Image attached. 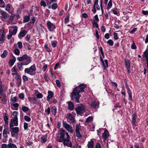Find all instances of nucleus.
Here are the masks:
<instances>
[{
  "mask_svg": "<svg viewBox=\"0 0 148 148\" xmlns=\"http://www.w3.org/2000/svg\"><path fill=\"white\" fill-rule=\"evenodd\" d=\"M56 140L59 142H63L64 145L67 147H72V144L70 141V137L68 133L64 129L60 130Z\"/></svg>",
  "mask_w": 148,
  "mask_h": 148,
  "instance_id": "obj_1",
  "label": "nucleus"
},
{
  "mask_svg": "<svg viewBox=\"0 0 148 148\" xmlns=\"http://www.w3.org/2000/svg\"><path fill=\"white\" fill-rule=\"evenodd\" d=\"M56 140L59 142H63L64 145L67 147H72V144L70 141V137L68 133L64 129L60 130Z\"/></svg>",
  "mask_w": 148,
  "mask_h": 148,
  "instance_id": "obj_2",
  "label": "nucleus"
},
{
  "mask_svg": "<svg viewBox=\"0 0 148 148\" xmlns=\"http://www.w3.org/2000/svg\"><path fill=\"white\" fill-rule=\"evenodd\" d=\"M56 140L59 142H63L64 145L67 147H72V144L70 141V137L68 133L64 129L60 130Z\"/></svg>",
  "mask_w": 148,
  "mask_h": 148,
  "instance_id": "obj_3",
  "label": "nucleus"
},
{
  "mask_svg": "<svg viewBox=\"0 0 148 148\" xmlns=\"http://www.w3.org/2000/svg\"><path fill=\"white\" fill-rule=\"evenodd\" d=\"M56 140L59 142H63L64 145L67 147H72V144L70 141V137L68 133L64 129L60 130Z\"/></svg>",
  "mask_w": 148,
  "mask_h": 148,
  "instance_id": "obj_4",
  "label": "nucleus"
},
{
  "mask_svg": "<svg viewBox=\"0 0 148 148\" xmlns=\"http://www.w3.org/2000/svg\"><path fill=\"white\" fill-rule=\"evenodd\" d=\"M86 85L81 84L73 89L71 93V98L72 99L75 100L77 103H79V99L81 97L79 93L84 91V89L86 87Z\"/></svg>",
  "mask_w": 148,
  "mask_h": 148,
  "instance_id": "obj_5",
  "label": "nucleus"
},
{
  "mask_svg": "<svg viewBox=\"0 0 148 148\" xmlns=\"http://www.w3.org/2000/svg\"><path fill=\"white\" fill-rule=\"evenodd\" d=\"M17 60L19 61L23 62L24 65H27L30 63L31 62V58L27 55L25 54L21 57H18Z\"/></svg>",
  "mask_w": 148,
  "mask_h": 148,
  "instance_id": "obj_6",
  "label": "nucleus"
},
{
  "mask_svg": "<svg viewBox=\"0 0 148 148\" xmlns=\"http://www.w3.org/2000/svg\"><path fill=\"white\" fill-rule=\"evenodd\" d=\"M36 70L35 65L34 64L29 68L25 69L24 71L25 73L29 74L31 75H34L35 74V71Z\"/></svg>",
  "mask_w": 148,
  "mask_h": 148,
  "instance_id": "obj_7",
  "label": "nucleus"
},
{
  "mask_svg": "<svg viewBox=\"0 0 148 148\" xmlns=\"http://www.w3.org/2000/svg\"><path fill=\"white\" fill-rule=\"evenodd\" d=\"M86 108L84 105H82L76 108V113L78 114H81L85 111Z\"/></svg>",
  "mask_w": 148,
  "mask_h": 148,
  "instance_id": "obj_8",
  "label": "nucleus"
},
{
  "mask_svg": "<svg viewBox=\"0 0 148 148\" xmlns=\"http://www.w3.org/2000/svg\"><path fill=\"white\" fill-rule=\"evenodd\" d=\"M63 126L65 129H66L67 130L72 133L73 132V130L71 125L67 123L66 122L63 121L62 122Z\"/></svg>",
  "mask_w": 148,
  "mask_h": 148,
  "instance_id": "obj_9",
  "label": "nucleus"
},
{
  "mask_svg": "<svg viewBox=\"0 0 148 148\" xmlns=\"http://www.w3.org/2000/svg\"><path fill=\"white\" fill-rule=\"evenodd\" d=\"M5 33L4 29H2L0 31V43H3L5 39Z\"/></svg>",
  "mask_w": 148,
  "mask_h": 148,
  "instance_id": "obj_10",
  "label": "nucleus"
},
{
  "mask_svg": "<svg viewBox=\"0 0 148 148\" xmlns=\"http://www.w3.org/2000/svg\"><path fill=\"white\" fill-rule=\"evenodd\" d=\"M109 136V134L108 130L106 129L105 130L104 132L102 135V137L104 141H106L108 138Z\"/></svg>",
  "mask_w": 148,
  "mask_h": 148,
  "instance_id": "obj_11",
  "label": "nucleus"
},
{
  "mask_svg": "<svg viewBox=\"0 0 148 148\" xmlns=\"http://www.w3.org/2000/svg\"><path fill=\"white\" fill-rule=\"evenodd\" d=\"M99 101H92L91 103V108H97L99 107Z\"/></svg>",
  "mask_w": 148,
  "mask_h": 148,
  "instance_id": "obj_12",
  "label": "nucleus"
},
{
  "mask_svg": "<svg viewBox=\"0 0 148 148\" xmlns=\"http://www.w3.org/2000/svg\"><path fill=\"white\" fill-rule=\"evenodd\" d=\"M47 25L49 30L50 31H53L54 29L55 28V25L51 23L50 21H48L47 22Z\"/></svg>",
  "mask_w": 148,
  "mask_h": 148,
  "instance_id": "obj_13",
  "label": "nucleus"
},
{
  "mask_svg": "<svg viewBox=\"0 0 148 148\" xmlns=\"http://www.w3.org/2000/svg\"><path fill=\"white\" fill-rule=\"evenodd\" d=\"M67 121L70 123H73L75 122L74 118L71 114H69L68 115Z\"/></svg>",
  "mask_w": 148,
  "mask_h": 148,
  "instance_id": "obj_14",
  "label": "nucleus"
},
{
  "mask_svg": "<svg viewBox=\"0 0 148 148\" xmlns=\"http://www.w3.org/2000/svg\"><path fill=\"white\" fill-rule=\"evenodd\" d=\"M137 117V116L136 113H134L132 116V122L133 125H135L136 124V122Z\"/></svg>",
  "mask_w": 148,
  "mask_h": 148,
  "instance_id": "obj_15",
  "label": "nucleus"
},
{
  "mask_svg": "<svg viewBox=\"0 0 148 148\" xmlns=\"http://www.w3.org/2000/svg\"><path fill=\"white\" fill-rule=\"evenodd\" d=\"M13 28V30H9V33L11 34L12 35H15L17 31V27L16 26L12 27Z\"/></svg>",
  "mask_w": 148,
  "mask_h": 148,
  "instance_id": "obj_16",
  "label": "nucleus"
},
{
  "mask_svg": "<svg viewBox=\"0 0 148 148\" xmlns=\"http://www.w3.org/2000/svg\"><path fill=\"white\" fill-rule=\"evenodd\" d=\"M27 32L25 30H22L21 31L19 34L18 35V37L19 38H22L24 37L27 34Z\"/></svg>",
  "mask_w": 148,
  "mask_h": 148,
  "instance_id": "obj_17",
  "label": "nucleus"
},
{
  "mask_svg": "<svg viewBox=\"0 0 148 148\" xmlns=\"http://www.w3.org/2000/svg\"><path fill=\"white\" fill-rule=\"evenodd\" d=\"M0 14L2 16V17L4 19H5L7 17L8 14L6 12L0 9Z\"/></svg>",
  "mask_w": 148,
  "mask_h": 148,
  "instance_id": "obj_18",
  "label": "nucleus"
},
{
  "mask_svg": "<svg viewBox=\"0 0 148 148\" xmlns=\"http://www.w3.org/2000/svg\"><path fill=\"white\" fill-rule=\"evenodd\" d=\"M28 99L30 102L35 104H36L37 101L36 100V98L35 97L32 98L31 97H29Z\"/></svg>",
  "mask_w": 148,
  "mask_h": 148,
  "instance_id": "obj_19",
  "label": "nucleus"
},
{
  "mask_svg": "<svg viewBox=\"0 0 148 148\" xmlns=\"http://www.w3.org/2000/svg\"><path fill=\"white\" fill-rule=\"evenodd\" d=\"M10 131L11 132H14V133H17L19 131V128L18 127H12L11 129H10Z\"/></svg>",
  "mask_w": 148,
  "mask_h": 148,
  "instance_id": "obj_20",
  "label": "nucleus"
},
{
  "mask_svg": "<svg viewBox=\"0 0 148 148\" xmlns=\"http://www.w3.org/2000/svg\"><path fill=\"white\" fill-rule=\"evenodd\" d=\"M0 97V99H1L2 101L3 104H5L6 101V95L5 94H3Z\"/></svg>",
  "mask_w": 148,
  "mask_h": 148,
  "instance_id": "obj_21",
  "label": "nucleus"
},
{
  "mask_svg": "<svg viewBox=\"0 0 148 148\" xmlns=\"http://www.w3.org/2000/svg\"><path fill=\"white\" fill-rule=\"evenodd\" d=\"M48 95L47 97V100L49 102V99L51 98L53 96V94L51 91H49L48 92Z\"/></svg>",
  "mask_w": 148,
  "mask_h": 148,
  "instance_id": "obj_22",
  "label": "nucleus"
},
{
  "mask_svg": "<svg viewBox=\"0 0 148 148\" xmlns=\"http://www.w3.org/2000/svg\"><path fill=\"white\" fill-rule=\"evenodd\" d=\"M94 141L92 140L91 139L90 141L89 142L87 146L88 148H94L93 147Z\"/></svg>",
  "mask_w": 148,
  "mask_h": 148,
  "instance_id": "obj_23",
  "label": "nucleus"
},
{
  "mask_svg": "<svg viewBox=\"0 0 148 148\" xmlns=\"http://www.w3.org/2000/svg\"><path fill=\"white\" fill-rule=\"evenodd\" d=\"M126 87L127 89V93L128 94L129 96V99L130 100H132V99L131 92L130 90V88L128 87V86H127Z\"/></svg>",
  "mask_w": 148,
  "mask_h": 148,
  "instance_id": "obj_24",
  "label": "nucleus"
},
{
  "mask_svg": "<svg viewBox=\"0 0 148 148\" xmlns=\"http://www.w3.org/2000/svg\"><path fill=\"white\" fill-rule=\"evenodd\" d=\"M24 64L22 62H20L17 63V66L19 70L22 71L23 69V68L22 66Z\"/></svg>",
  "mask_w": 148,
  "mask_h": 148,
  "instance_id": "obj_25",
  "label": "nucleus"
},
{
  "mask_svg": "<svg viewBox=\"0 0 148 148\" xmlns=\"http://www.w3.org/2000/svg\"><path fill=\"white\" fill-rule=\"evenodd\" d=\"M143 57H145L146 60L148 59V49H146L144 52L143 55Z\"/></svg>",
  "mask_w": 148,
  "mask_h": 148,
  "instance_id": "obj_26",
  "label": "nucleus"
},
{
  "mask_svg": "<svg viewBox=\"0 0 148 148\" xmlns=\"http://www.w3.org/2000/svg\"><path fill=\"white\" fill-rule=\"evenodd\" d=\"M69 109L70 110H72L74 108V105L73 103L69 101L68 103Z\"/></svg>",
  "mask_w": 148,
  "mask_h": 148,
  "instance_id": "obj_27",
  "label": "nucleus"
},
{
  "mask_svg": "<svg viewBox=\"0 0 148 148\" xmlns=\"http://www.w3.org/2000/svg\"><path fill=\"white\" fill-rule=\"evenodd\" d=\"M13 121L15 126H17L18 125V120L17 116H15L13 118Z\"/></svg>",
  "mask_w": 148,
  "mask_h": 148,
  "instance_id": "obj_28",
  "label": "nucleus"
},
{
  "mask_svg": "<svg viewBox=\"0 0 148 148\" xmlns=\"http://www.w3.org/2000/svg\"><path fill=\"white\" fill-rule=\"evenodd\" d=\"M112 6V1L110 0L109 1L106 9L108 10H109Z\"/></svg>",
  "mask_w": 148,
  "mask_h": 148,
  "instance_id": "obj_29",
  "label": "nucleus"
},
{
  "mask_svg": "<svg viewBox=\"0 0 148 148\" xmlns=\"http://www.w3.org/2000/svg\"><path fill=\"white\" fill-rule=\"evenodd\" d=\"M8 148H17L16 145L14 144L9 143L8 145Z\"/></svg>",
  "mask_w": 148,
  "mask_h": 148,
  "instance_id": "obj_30",
  "label": "nucleus"
},
{
  "mask_svg": "<svg viewBox=\"0 0 148 148\" xmlns=\"http://www.w3.org/2000/svg\"><path fill=\"white\" fill-rule=\"evenodd\" d=\"M30 20V16H24L23 19V22H27L29 21Z\"/></svg>",
  "mask_w": 148,
  "mask_h": 148,
  "instance_id": "obj_31",
  "label": "nucleus"
},
{
  "mask_svg": "<svg viewBox=\"0 0 148 148\" xmlns=\"http://www.w3.org/2000/svg\"><path fill=\"white\" fill-rule=\"evenodd\" d=\"M125 65L127 66V68L130 67V62L129 60L125 59Z\"/></svg>",
  "mask_w": 148,
  "mask_h": 148,
  "instance_id": "obj_32",
  "label": "nucleus"
},
{
  "mask_svg": "<svg viewBox=\"0 0 148 148\" xmlns=\"http://www.w3.org/2000/svg\"><path fill=\"white\" fill-rule=\"evenodd\" d=\"M16 58L15 57H14V58L10 60L9 63L10 65H12L14 64Z\"/></svg>",
  "mask_w": 148,
  "mask_h": 148,
  "instance_id": "obj_33",
  "label": "nucleus"
},
{
  "mask_svg": "<svg viewBox=\"0 0 148 148\" xmlns=\"http://www.w3.org/2000/svg\"><path fill=\"white\" fill-rule=\"evenodd\" d=\"M93 120V117L92 116H89L88 118H87L86 120L85 121V122L86 123H89L90 122L92 121Z\"/></svg>",
  "mask_w": 148,
  "mask_h": 148,
  "instance_id": "obj_34",
  "label": "nucleus"
},
{
  "mask_svg": "<svg viewBox=\"0 0 148 148\" xmlns=\"http://www.w3.org/2000/svg\"><path fill=\"white\" fill-rule=\"evenodd\" d=\"M51 110L52 113L53 115H55L56 114V107L55 106L52 107L51 108Z\"/></svg>",
  "mask_w": 148,
  "mask_h": 148,
  "instance_id": "obj_35",
  "label": "nucleus"
},
{
  "mask_svg": "<svg viewBox=\"0 0 148 148\" xmlns=\"http://www.w3.org/2000/svg\"><path fill=\"white\" fill-rule=\"evenodd\" d=\"M22 110L23 112H26L28 111L29 108L27 107L23 106L22 107Z\"/></svg>",
  "mask_w": 148,
  "mask_h": 148,
  "instance_id": "obj_36",
  "label": "nucleus"
},
{
  "mask_svg": "<svg viewBox=\"0 0 148 148\" xmlns=\"http://www.w3.org/2000/svg\"><path fill=\"white\" fill-rule=\"evenodd\" d=\"M8 54V52L6 50H4L3 53L1 56V57L2 58H5Z\"/></svg>",
  "mask_w": 148,
  "mask_h": 148,
  "instance_id": "obj_37",
  "label": "nucleus"
},
{
  "mask_svg": "<svg viewBox=\"0 0 148 148\" xmlns=\"http://www.w3.org/2000/svg\"><path fill=\"white\" fill-rule=\"evenodd\" d=\"M107 43L110 46H112L113 45V42L111 39H110L107 42Z\"/></svg>",
  "mask_w": 148,
  "mask_h": 148,
  "instance_id": "obj_38",
  "label": "nucleus"
},
{
  "mask_svg": "<svg viewBox=\"0 0 148 148\" xmlns=\"http://www.w3.org/2000/svg\"><path fill=\"white\" fill-rule=\"evenodd\" d=\"M0 7L3 8L5 7V3L3 0H0Z\"/></svg>",
  "mask_w": 148,
  "mask_h": 148,
  "instance_id": "obj_39",
  "label": "nucleus"
},
{
  "mask_svg": "<svg viewBox=\"0 0 148 148\" xmlns=\"http://www.w3.org/2000/svg\"><path fill=\"white\" fill-rule=\"evenodd\" d=\"M24 119L27 122H29L31 120V118L27 116H24Z\"/></svg>",
  "mask_w": 148,
  "mask_h": 148,
  "instance_id": "obj_40",
  "label": "nucleus"
},
{
  "mask_svg": "<svg viewBox=\"0 0 148 148\" xmlns=\"http://www.w3.org/2000/svg\"><path fill=\"white\" fill-rule=\"evenodd\" d=\"M41 141L42 143H45L47 140V137L46 136H42L41 138Z\"/></svg>",
  "mask_w": 148,
  "mask_h": 148,
  "instance_id": "obj_41",
  "label": "nucleus"
},
{
  "mask_svg": "<svg viewBox=\"0 0 148 148\" xmlns=\"http://www.w3.org/2000/svg\"><path fill=\"white\" fill-rule=\"evenodd\" d=\"M17 45L18 48L20 49H21L22 47V43L21 42L19 41L17 42Z\"/></svg>",
  "mask_w": 148,
  "mask_h": 148,
  "instance_id": "obj_42",
  "label": "nucleus"
},
{
  "mask_svg": "<svg viewBox=\"0 0 148 148\" xmlns=\"http://www.w3.org/2000/svg\"><path fill=\"white\" fill-rule=\"evenodd\" d=\"M40 4L41 6H43L44 7L46 6V4L44 1L42 0L40 2Z\"/></svg>",
  "mask_w": 148,
  "mask_h": 148,
  "instance_id": "obj_43",
  "label": "nucleus"
},
{
  "mask_svg": "<svg viewBox=\"0 0 148 148\" xmlns=\"http://www.w3.org/2000/svg\"><path fill=\"white\" fill-rule=\"evenodd\" d=\"M3 86H0V95H2L3 94H5L4 93V90L3 89Z\"/></svg>",
  "mask_w": 148,
  "mask_h": 148,
  "instance_id": "obj_44",
  "label": "nucleus"
},
{
  "mask_svg": "<svg viewBox=\"0 0 148 148\" xmlns=\"http://www.w3.org/2000/svg\"><path fill=\"white\" fill-rule=\"evenodd\" d=\"M3 135L4 137H7L8 136L7 135V132L5 129H4L3 131Z\"/></svg>",
  "mask_w": 148,
  "mask_h": 148,
  "instance_id": "obj_45",
  "label": "nucleus"
},
{
  "mask_svg": "<svg viewBox=\"0 0 148 148\" xmlns=\"http://www.w3.org/2000/svg\"><path fill=\"white\" fill-rule=\"evenodd\" d=\"M57 43V42L56 41H54L51 42V45L53 47H55L56 46V44Z\"/></svg>",
  "mask_w": 148,
  "mask_h": 148,
  "instance_id": "obj_46",
  "label": "nucleus"
},
{
  "mask_svg": "<svg viewBox=\"0 0 148 148\" xmlns=\"http://www.w3.org/2000/svg\"><path fill=\"white\" fill-rule=\"evenodd\" d=\"M10 6L11 5L10 4H7L6 6L5 10L7 11H9L10 8Z\"/></svg>",
  "mask_w": 148,
  "mask_h": 148,
  "instance_id": "obj_47",
  "label": "nucleus"
},
{
  "mask_svg": "<svg viewBox=\"0 0 148 148\" xmlns=\"http://www.w3.org/2000/svg\"><path fill=\"white\" fill-rule=\"evenodd\" d=\"M22 78L23 81L24 82H25L26 81H28V77L26 76L25 75H23V76Z\"/></svg>",
  "mask_w": 148,
  "mask_h": 148,
  "instance_id": "obj_48",
  "label": "nucleus"
},
{
  "mask_svg": "<svg viewBox=\"0 0 148 148\" xmlns=\"http://www.w3.org/2000/svg\"><path fill=\"white\" fill-rule=\"evenodd\" d=\"M36 96L38 99H40L41 98L43 97V95L41 93L39 92L36 95Z\"/></svg>",
  "mask_w": 148,
  "mask_h": 148,
  "instance_id": "obj_49",
  "label": "nucleus"
},
{
  "mask_svg": "<svg viewBox=\"0 0 148 148\" xmlns=\"http://www.w3.org/2000/svg\"><path fill=\"white\" fill-rule=\"evenodd\" d=\"M57 7V3H53L52 5V8L53 9L55 10L56 9Z\"/></svg>",
  "mask_w": 148,
  "mask_h": 148,
  "instance_id": "obj_50",
  "label": "nucleus"
},
{
  "mask_svg": "<svg viewBox=\"0 0 148 148\" xmlns=\"http://www.w3.org/2000/svg\"><path fill=\"white\" fill-rule=\"evenodd\" d=\"M15 79L17 80V81L21 79V76L18 74H17L16 75L15 77Z\"/></svg>",
  "mask_w": 148,
  "mask_h": 148,
  "instance_id": "obj_51",
  "label": "nucleus"
},
{
  "mask_svg": "<svg viewBox=\"0 0 148 148\" xmlns=\"http://www.w3.org/2000/svg\"><path fill=\"white\" fill-rule=\"evenodd\" d=\"M14 53L15 54L18 55L20 53V51L18 49H16L14 50Z\"/></svg>",
  "mask_w": 148,
  "mask_h": 148,
  "instance_id": "obj_52",
  "label": "nucleus"
},
{
  "mask_svg": "<svg viewBox=\"0 0 148 148\" xmlns=\"http://www.w3.org/2000/svg\"><path fill=\"white\" fill-rule=\"evenodd\" d=\"M79 125H77L76 126V128L75 130L76 133L79 132Z\"/></svg>",
  "mask_w": 148,
  "mask_h": 148,
  "instance_id": "obj_53",
  "label": "nucleus"
},
{
  "mask_svg": "<svg viewBox=\"0 0 148 148\" xmlns=\"http://www.w3.org/2000/svg\"><path fill=\"white\" fill-rule=\"evenodd\" d=\"M100 59L102 62V65H103L104 68L103 69H105V65L104 62L103 61V60L101 56L100 57Z\"/></svg>",
  "mask_w": 148,
  "mask_h": 148,
  "instance_id": "obj_54",
  "label": "nucleus"
},
{
  "mask_svg": "<svg viewBox=\"0 0 148 148\" xmlns=\"http://www.w3.org/2000/svg\"><path fill=\"white\" fill-rule=\"evenodd\" d=\"M56 84L57 86L58 87H60L61 86V85L60 82L57 79L56 80Z\"/></svg>",
  "mask_w": 148,
  "mask_h": 148,
  "instance_id": "obj_55",
  "label": "nucleus"
},
{
  "mask_svg": "<svg viewBox=\"0 0 148 148\" xmlns=\"http://www.w3.org/2000/svg\"><path fill=\"white\" fill-rule=\"evenodd\" d=\"M94 22H97L99 21V19L98 18L97 15H96L94 16Z\"/></svg>",
  "mask_w": 148,
  "mask_h": 148,
  "instance_id": "obj_56",
  "label": "nucleus"
},
{
  "mask_svg": "<svg viewBox=\"0 0 148 148\" xmlns=\"http://www.w3.org/2000/svg\"><path fill=\"white\" fill-rule=\"evenodd\" d=\"M114 38L115 40H117L118 38V35L117 33L114 32L113 34Z\"/></svg>",
  "mask_w": 148,
  "mask_h": 148,
  "instance_id": "obj_57",
  "label": "nucleus"
},
{
  "mask_svg": "<svg viewBox=\"0 0 148 148\" xmlns=\"http://www.w3.org/2000/svg\"><path fill=\"white\" fill-rule=\"evenodd\" d=\"M17 84L18 86L19 87L21 85V79L17 81Z\"/></svg>",
  "mask_w": 148,
  "mask_h": 148,
  "instance_id": "obj_58",
  "label": "nucleus"
},
{
  "mask_svg": "<svg viewBox=\"0 0 148 148\" xmlns=\"http://www.w3.org/2000/svg\"><path fill=\"white\" fill-rule=\"evenodd\" d=\"M131 47L132 49H136V47L134 42L131 45Z\"/></svg>",
  "mask_w": 148,
  "mask_h": 148,
  "instance_id": "obj_59",
  "label": "nucleus"
},
{
  "mask_svg": "<svg viewBox=\"0 0 148 148\" xmlns=\"http://www.w3.org/2000/svg\"><path fill=\"white\" fill-rule=\"evenodd\" d=\"M69 16H67L64 19V22L65 23H68L69 21Z\"/></svg>",
  "mask_w": 148,
  "mask_h": 148,
  "instance_id": "obj_60",
  "label": "nucleus"
},
{
  "mask_svg": "<svg viewBox=\"0 0 148 148\" xmlns=\"http://www.w3.org/2000/svg\"><path fill=\"white\" fill-rule=\"evenodd\" d=\"M16 97H14L11 98V101L13 102H15L16 100Z\"/></svg>",
  "mask_w": 148,
  "mask_h": 148,
  "instance_id": "obj_61",
  "label": "nucleus"
},
{
  "mask_svg": "<svg viewBox=\"0 0 148 148\" xmlns=\"http://www.w3.org/2000/svg\"><path fill=\"white\" fill-rule=\"evenodd\" d=\"M28 124L26 123H24V128L25 130H26L28 128Z\"/></svg>",
  "mask_w": 148,
  "mask_h": 148,
  "instance_id": "obj_62",
  "label": "nucleus"
},
{
  "mask_svg": "<svg viewBox=\"0 0 148 148\" xmlns=\"http://www.w3.org/2000/svg\"><path fill=\"white\" fill-rule=\"evenodd\" d=\"M93 25L94 27L97 28L98 27V25L95 22H94L93 23Z\"/></svg>",
  "mask_w": 148,
  "mask_h": 148,
  "instance_id": "obj_63",
  "label": "nucleus"
},
{
  "mask_svg": "<svg viewBox=\"0 0 148 148\" xmlns=\"http://www.w3.org/2000/svg\"><path fill=\"white\" fill-rule=\"evenodd\" d=\"M95 148H101L100 145L98 143H97Z\"/></svg>",
  "mask_w": 148,
  "mask_h": 148,
  "instance_id": "obj_64",
  "label": "nucleus"
}]
</instances>
